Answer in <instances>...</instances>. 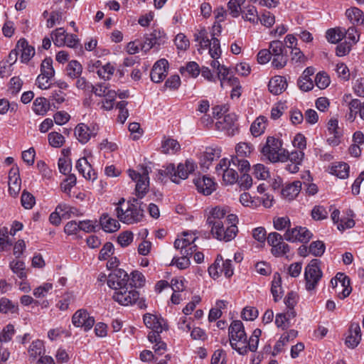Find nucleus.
I'll return each mask as SVG.
<instances>
[{
  "instance_id": "1",
  "label": "nucleus",
  "mask_w": 364,
  "mask_h": 364,
  "mask_svg": "<svg viewBox=\"0 0 364 364\" xmlns=\"http://www.w3.org/2000/svg\"><path fill=\"white\" fill-rule=\"evenodd\" d=\"M142 204L137 198H133L125 203L124 198H122L116 204L115 212L117 218L127 225L141 222L144 216Z\"/></svg>"
},
{
  "instance_id": "2",
  "label": "nucleus",
  "mask_w": 364,
  "mask_h": 364,
  "mask_svg": "<svg viewBox=\"0 0 364 364\" xmlns=\"http://www.w3.org/2000/svg\"><path fill=\"white\" fill-rule=\"evenodd\" d=\"M228 333L232 348L240 355L246 354L247 353V336L242 321H233L229 327Z\"/></svg>"
},
{
  "instance_id": "3",
  "label": "nucleus",
  "mask_w": 364,
  "mask_h": 364,
  "mask_svg": "<svg viewBox=\"0 0 364 364\" xmlns=\"http://www.w3.org/2000/svg\"><path fill=\"white\" fill-rule=\"evenodd\" d=\"M195 163L191 160H186L185 164H179L176 168L174 164H168L161 174L170 177L171 180L176 183H179L181 180H185L188 175L194 171Z\"/></svg>"
},
{
  "instance_id": "4",
  "label": "nucleus",
  "mask_w": 364,
  "mask_h": 364,
  "mask_svg": "<svg viewBox=\"0 0 364 364\" xmlns=\"http://www.w3.org/2000/svg\"><path fill=\"white\" fill-rule=\"evenodd\" d=\"M188 245H190V242L188 239L186 240H175L174 247L180 250L181 257H174L171 262V265L175 264L180 269H184L189 267L191 264L189 257L197 250V245H191V247L188 248L187 246Z\"/></svg>"
},
{
  "instance_id": "5",
  "label": "nucleus",
  "mask_w": 364,
  "mask_h": 364,
  "mask_svg": "<svg viewBox=\"0 0 364 364\" xmlns=\"http://www.w3.org/2000/svg\"><path fill=\"white\" fill-rule=\"evenodd\" d=\"M254 146L250 143L240 142L235 147L236 155L231 157L232 166L237 167L240 172H248L250 169L249 161L245 159L252 151Z\"/></svg>"
},
{
  "instance_id": "6",
  "label": "nucleus",
  "mask_w": 364,
  "mask_h": 364,
  "mask_svg": "<svg viewBox=\"0 0 364 364\" xmlns=\"http://www.w3.org/2000/svg\"><path fill=\"white\" fill-rule=\"evenodd\" d=\"M320 264L319 259H313L305 268L304 277L306 288L308 291L314 290L322 277L323 273Z\"/></svg>"
},
{
  "instance_id": "7",
  "label": "nucleus",
  "mask_w": 364,
  "mask_h": 364,
  "mask_svg": "<svg viewBox=\"0 0 364 364\" xmlns=\"http://www.w3.org/2000/svg\"><path fill=\"white\" fill-rule=\"evenodd\" d=\"M272 65L274 68H283L287 63L288 56L285 46L280 41H273L269 43Z\"/></svg>"
},
{
  "instance_id": "8",
  "label": "nucleus",
  "mask_w": 364,
  "mask_h": 364,
  "mask_svg": "<svg viewBox=\"0 0 364 364\" xmlns=\"http://www.w3.org/2000/svg\"><path fill=\"white\" fill-rule=\"evenodd\" d=\"M129 176L136 181V195L138 198H142L148 191L149 186V171L146 167L142 168V172L138 173L134 170L127 171Z\"/></svg>"
},
{
  "instance_id": "9",
  "label": "nucleus",
  "mask_w": 364,
  "mask_h": 364,
  "mask_svg": "<svg viewBox=\"0 0 364 364\" xmlns=\"http://www.w3.org/2000/svg\"><path fill=\"white\" fill-rule=\"evenodd\" d=\"M282 141L274 136H268L265 145L262 149V154L272 163L280 160Z\"/></svg>"
},
{
  "instance_id": "10",
  "label": "nucleus",
  "mask_w": 364,
  "mask_h": 364,
  "mask_svg": "<svg viewBox=\"0 0 364 364\" xmlns=\"http://www.w3.org/2000/svg\"><path fill=\"white\" fill-rule=\"evenodd\" d=\"M284 240V236L277 232H270L267 235V243L272 247L271 252L275 257H282L289 252V245Z\"/></svg>"
},
{
  "instance_id": "11",
  "label": "nucleus",
  "mask_w": 364,
  "mask_h": 364,
  "mask_svg": "<svg viewBox=\"0 0 364 364\" xmlns=\"http://www.w3.org/2000/svg\"><path fill=\"white\" fill-rule=\"evenodd\" d=\"M129 277L128 274L122 269H114L107 277V285L115 291L124 289L129 286Z\"/></svg>"
},
{
  "instance_id": "12",
  "label": "nucleus",
  "mask_w": 364,
  "mask_h": 364,
  "mask_svg": "<svg viewBox=\"0 0 364 364\" xmlns=\"http://www.w3.org/2000/svg\"><path fill=\"white\" fill-rule=\"evenodd\" d=\"M211 232L213 235L219 240L229 242L234 239L237 235L238 229L237 225L225 226L223 222L220 223L218 227L211 225Z\"/></svg>"
},
{
  "instance_id": "13",
  "label": "nucleus",
  "mask_w": 364,
  "mask_h": 364,
  "mask_svg": "<svg viewBox=\"0 0 364 364\" xmlns=\"http://www.w3.org/2000/svg\"><path fill=\"white\" fill-rule=\"evenodd\" d=\"M312 236L313 234L306 228L301 226L289 228L284 234L285 240L291 242H300L307 243Z\"/></svg>"
},
{
  "instance_id": "14",
  "label": "nucleus",
  "mask_w": 364,
  "mask_h": 364,
  "mask_svg": "<svg viewBox=\"0 0 364 364\" xmlns=\"http://www.w3.org/2000/svg\"><path fill=\"white\" fill-rule=\"evenodd\" d=\"M99 127L96 124L87 125L81 123L77 125L75 129V134L81 144H86L91 137L97 134Z\"/></svg>"
},
{
  "instance_id": "15",
  "label": "nucleus",
  "mask_w": 364,
  "mask_h": 364,
  "mask_svg": "<svg viewBox=\"0 0 364 364\" xmlns=\"http://www.w3.org/2000/svg\"><path fill=\"white\" fill-rule=\"evenodd\" d=\"M113 299L123 306L135 304L139 299V293L127 286L126 289L115 291L112 296Z\"/></svg>"
},
{
  "instance_id": "16",
  "label": "nucleus",
  "mask_w": 364,
  "mask_h": 364,
  "mask_svg": "<svg viewBox=\"0 0 364 364\" xmlns=\"http://www.w3.org/2000/svg\"><path fill=\"white\" fill-rule=\"evenodd\" d=\"M72 322L75 326L83 328L87 331L94 326L95 318L85 309H80L73 314Z\"/></svg>"
},
{
  "instance_id": "17",
  "label": "nucleus",
  "mask_w": 364,
  "mask_h": 364,
  "mask_svg": "<svg viewBox=\"0 0 364 364\" xmlns=\"http://www.w3.org/2000/svg\"><path fill=\"white\" fill-rule=\"evenodd\" d=\"M168 60L162 58L156 61L151 70V80L155 83L162 82L168 74Z\"/></svg>"
},
{
  "instance_id": "18",
  "label": "nucleus",
  "mask_w": 364,
  "mask_h": 364,
  "mask_svg": "<svg viewBox=\"0 0 364 364\" xmlns=\"http://www.w3.org/2000/svg\"><path fill=\"white\" fill-rule=\"evenodd\" d=\"M361 341V331L358 323L353 322L350 325L348 334L345 340L346 345L350 348H355Z\"/></svg>"
},
{
  "instance_id": "19",
  "label": "nucleus",
  "mask_w": 364,
  "mask_h": 364,
  "mask_svg": "<svg viewBox=\"0 0 364 364\" xmlns=\"http://www.w3.org/2000/svg\"><path fill=\"white\" fill-rule=\"evenodd\" d=\"M9 192L11 196H16L20 190L21 185V180L20 178L18 168L13 167L9 173Z\"/></svg>"
},
{
  "instance_id": "20",
  "label": "nucleus",
  "mask_w": 364,
  "mask_h": 364,
  "mask_svg": "<svg viewBox=\"0 0 364 364\" xmlns=\"http://www.w3.org/2000/svg\"><path fill=\"white\" fill-rule=\"evenodd\" d=\"M76 168L86 180L94 181L97 178V173L85 157L80 158L77 161Z\"/></svg>"
},
{
  "instance_id": "21",
  "label": "nucleus",
  "mask_w": 364,
  "mask_h": 364,
  "mask_svg": "<svg viewBox=\"0 0 364 364\" xmlns=\"http://www.w3.org/2000/svg\"><path fill=\"white\" fill-rule=\"evenodd\" d=\"M194 183L198 192L205 196L210 195L215 189V184L212 178L205 176L194 179Z\"/></svg>"
},
{
  "instance_id": "22",
  "label": "nucleus",
  "mask_w": 364,
  "mask_h": 364,
  "mask_svg": "<svg viewBox=\"0 0 364 364\" xmlns=\"http://www.w3.org/2000/svg\"><path fill=\"white\" fill-rule=\"evenodd\" d=\"M287 87V80L284 77L277 75L272 77L268 84L269 91L275 95H280Z\"/></svg>"
},
{
  "instance_id": "23",
  "label": "nucleus",
  "mask_w": 364,
  "mask_h": 364,
  "mask_svg": "<svg viewBox=\"0 0 364 364\" xmlns=\"http://www.w3.org/2000/svg\"><path fill=\"white\" fill-rule=\"evenodd\" d=\"M16 48L18 52L21 53V60L23 63L28 62L35 54L34 48L29 46L27 41L24 38H21L18 41Z\"/></svg>"
},
{
  "instance_id": "24",
  "label": "nucleus",
  "mask_w": 364,
  "mask_h": 364,
  "mask_svg": "<svg viewBox=\"0 0 364 364\" xmlns=\"http://www.w3.org/2000/svg\"><path fill=\"white\" fill-rule=\"evenodd\" d=\"M228 213L226 208L217 206L211 210L210 215L207 218V223L210 225L218 227L220 223L224 220L225 216Z\"/></svg>"
},
{
  "instance_id": "25",
  "label": "nucleus",
  "mask_w": 364,
  "mask_h": 364,
  "mask_svg": "<svg viewBox=\"0 0 364 364\" xmlns=\"http://www.w3.org/2000/svg\"><path fill=\"white\" fill-rule=\"evenodd\" d=\"M301 185L300 181L287 184L282 190V196L289 200H293L299 193Z\"/></svg>"
},
{
  "instance_id": "26",
  "label": "nucleus",
  "mask_w": 364,
  "mask_h": 364,
  "mask_svg": "<svg viewBox=\"0 0 364 364\" xmlns=\"http://www.w3.org/2000/svg\"><path fill=\"white\" fill-rule=\"evenodd\" d=\"M100 223L102 228L107 232H116L120 228L119 222L117 220L110 218L108 214H103L100 217Z\"/></svg>"
},
{
  "instance_id": "27",
  "label": "nucleus",
  "mask_w": 364,
  "mask_h": 364,
  "mask_svg": "<svg viewBox=\"0 0 364 364\" xmlns=\"http://www.w3.org/2000/svg\"><path fill=\"white\" fill-rule=\"evenodd\" d=\"M271 293L275 302H277L282 297L283 291L282 287V278L279 272H275L273 275Z\"/></svg>"
},
{
  "instance_id": "28",
  "label": "nucleus",
  "mask_w": 364,
  "mask_h": 364,
  "mask_svg": "<svg viewBox=\"0 0 364 364\" xmlns=\"http://www.w3.org/2000/svg\"><path fill=\"white\" fill-rule=\"evenodd\" d=\"M297 331L294 330H290L289 332H287L282 335L279 340L276 343L273 355H277L280 353L283 350V347L289 341L290 339H294L297 336Z\"/></svg>"
},
{
  "instance_id": "29",
  "label": "nucleus",
  "mask_w": 364,
  "mask_h": 364,
  "mask_svg": "<svg viewBox=\"0 0 364 364\" xmlns=\"http://www.w3.org/2000/svg\"><path fill=\"white\" fill-rule=\"evenodd\" d=\"M90 92H93L97 96H104L109 98H115L117 92L114 90L109 89L106 83H100L96 86L92 85Z\"/></svg>"
},
{
  "instance_id": "30",
  "label": "nucleus",
  "mask_w": 364,
  "mask_h": 364,
  "mask_svg": "<svg viewBox=\"0 0 364 364\" xmlns=\"http://www.w3.org/2000/svg\"><path fill=\"white\" fill-rule=\"evenodd\" d=\"M144 323L146 326L154 331H162V318H158L156 316L151 314H146L143 317Z\"/></svg>"
},
{
  "instance_id": "31",
  "label": "nucleus",
  "mask_w": 364,
  "mask_h": 364,
  "mask_svg": "<svg viewBox=\"0 0 364 364\" xmlns=\"http://www.w3.org/2000/svg\"><path fill=\"white\" fill-rule=\"evenodd\" d=\"M50 109V103L45 97H37L33 103V110L38 115H45Z\"/></svg>"
},
{
  "instance_id": "32",
  "label": "nucleus",
  "mask_w": 364,
  "mask_h": 364,
  "mask_svg": "<svg viewBox=\"0 0 364 364\" xmlns=\"http://www.w3.org/2000/svg\"><path fill=\"white\" fill-rule=\"evenodd\" d=\"M267 119L264 116L258 117L252 124L250 132L254 136L262 134L267 126Z\"/></svg>"
},
{
  "instance_id": "33",
  "label": "nucleus",
  "mask_w": 364,
  "mask_h": 364,
  "mask_svg": "<svg viewBox=\"0 0 364 364\" xmlns=\"http://www.w3.org/2000/svg\"><path fill=\"white\" fill-rule=\"evenodd\" d=\"M45 352V347L43 342L41 340L33 341L30 345L28 353L29 357L32 360H35L38 356L41 355Z\"/></svg>"
},
{
  "instance_id": "34",
  "label": "nucleus",
  "mask_w": 364,
  "mask_h": 364,
  "mask_svg": "<svg viewBox=\"0 0 364 364\" xmlns=\"http://www.w3.org/2000/svg\"><path fill=\"white\" fill-rule=\"evenodd\" d=\"M242 17L245 21H250V23L255 24L258 23L259 16L255 6L252 5H248L242 10Z\"/></svg>"
},
{
  "instance_id": "35",
  "label": "nucleus",
  "mask_w": 364,
  "mask_h": 364,
  "mask_svg": "<svg viewBox=\"0 0 364 364\" xmlns=\"http://www.w3.org/2000/svg\"><path fill=\"white\" fill-rule=\"evenodd\" d=\"M82 72V65L77 60H71L66 66V74L71 79H76Z\"/></svg>"
},
{
  "instance_id": "36",
  "label": "nucleus",
  "mask_w": 364,
  "mask_h": 364,
  "mask_svg": "<svg viewBox=\"0 0 364 364\" xmlns=\"http://www.w3.org/2000/svg\"><path fill=\"white\" fill-rule=\"evenodd\" d=\"M346 16L353 25H359L364 17L363 12L357 7H351L346 11Z\"/></svg>"
},
{
  "instance_id": "37",
  "label": "nucleus",
  "mask_w": 364,
  "mask_h": 364,
  "mask_svg": "<svg viewBox=\"0 0 364 364\" xmlns=\"http://www.w3.org/2000/svg\"><path fill=\"white\" fill-rule=\"evenodd\" d=\"M41 75L48 79H52L55 75V70L53 67V60L50 58H45L41 65Z\"/></svg>"
},
{
  "instance_id": "38",
  "label": "nucleus",
  "mask_w": 364,
  "mask_h": 364,
  "mask_svg": "<svg viewBox=\"0 0 364 364\" xmlns=\"http://www.w3.org/2000/svg\"><path fill=\"white\" fill-rule=\"evenodd\" d=\"M194 40L198 43L201 49H206L211 46V40L209 39L208 32L205 28L194 34Z\"/></svg>"
},
{
  "instance_id": "39",
  "label": "nucleus",
  "mask_w": 364,
  "mask_h": 364,
  "mask_svg": "<svg viewBox=\"0 0 364 364\" xmlns=\"http://www.w3.org/2000/svg\"><path fill=\"white\" fill-rule=\"evenodd\" d=\"M67 33L63 28H56L51 33V38L58 47L65 46Z\"/></svg>"
},
{
  "instance_id": "40",
  "label": "nucleus",
  "mask_w": 364,
  "mask_h": 364,
  "mask_svg": "<svg viewBox=\"0 0 364 364\" xmlns=\"http://www.w3.org/2000/svg\"><path fill=\"white\" fill-rule=\"evenodd\" d=\"M233 166H228L224 171L223 181L226 185H232L238 181V173Z\"/></svg>"
},
{
  "instance_id": "41",
  "label": "nucleus",
  "mask_w": 364,
  "mask_h": 364,
  "mask_svg": "<svg viewBox=\"0 0 364 364\" xmlns=\"http://www.w3.org/2000/svg\"><path fill=\"white\" fill-rule=\"evenodd\" d=\"M326 37L328 42L336 43L344 37V31L341 28H330L326 31Z\"/></svg>"
},
{
  "instance_id": "42",
  "label": "nucleus",
  "mask_w": 364,
  "mask_h": 364,
  "mask_svg": "<svg viewBox=\"0 0 364 364\" xmlns=\"http://www.w3.org/2000/svg\"><path fill=\"white\" fill-rule=\"evenodd\" d=\"M245 0H230L228 3V10L233 18L238 17L241 12V6L244 4Z\"/></svg>"
},
{
  "instance_id": "43",
  "label": "nucleus",
  "mask_w": 364,
  "mask_h": 364,
  "mask_svg": "<svg viewBox=\"0 0 364 364\" xmlns=\"http://www.w3.org/2000/svg\"><path fill=\"white\" fill-rule=\"evenodd\" d=\"M262 334V331L259 328H256L254 330L252 336L250 339L247 340V352L252 351L255 352L257 349L258 343H259V338Z\"/></svg>"
},
{
  "instance_id": "44",
  "label": "nucleus",
  "mask_w": 364,
  "mask_h": 364,
  "mask_svg": "<svg viewBox=\"0 0 364 364\" xmlns=\"http://www.w3.org/2000/svg\"><path fill=\"white\" fill-rule=\"evenodd\" d=\"M10 268L20 279L26 278L25 264L22 261H12L10 263Z\"/></svg>"
},
{
  "instance_id": "45",
  "label": "nucleus",
  "mask_w": 364,
  "mask_h": 364,
  "mask_svg": "<svg viewBox=\"0 0 364 364\" xmlns=\"http://www.w3.org/2000/svg\"><path fill=\"white\" fill-rule=\"evenodd\" d=\"M48 139L49 144L55 148L61 147L65 141V137L61 134L56 132L49 133Z\"/></svg>"
},
{
  "instance_id": "46",
  "label": "nucleus",
  "mask_w": 364,
  "mask_h": 364,
  "mask_svg": "<svg viewBox=\"0 0 364 364\" xmlns=\"http://www.w3.org/2000/svg\"><path fill=\"white\" fill-rule=\"evenodd\" d=\"M325 250V244L321 240L314 241L309 245V252L315 257L323 255Z\"/></svg>"
},
{
  "instance_id": "47",
  "label": "nucleus",
  "mask_w": 364,
  "mask_h": 364,
  "mask_svg": "<svg viewBox=\"0 0 364 364\" xmlns=\"http://www.w3.org/2000/svg\"><path fill=\"white\" fill-rule=\"evenodd\" d=\"M253 174L261 180H266L270 177L269 169L261 164H257L253 166Z\"/></svg>"
},
{
  "instance_id": "48",
  "label": "nucleus",
  "mask_w": 364,
  "mask_h": 364,
  "mask_svg": "<svg viewBox=\"0 0 364 364\" xmlns=\"http://www.w3.org/2000/svg\"><path fill=\"white\" fill-rule=\"evenodd\" d=\"M333 173L340 178H346L349 175V166L346 163H339L332 168Z\"/></svg>"
},
{
  "instance_id": "49",
  "label": "nucleus",
  "mask_w": 364,
  "mask_h": 364,
  "mask_svg": "<svg viewBox=\"0 0 364 364\" xmlns=\"http://www.w3.org/2000/svg\"><path fill=\"white\" fill-rule=\"evenodd\" d=\"M349 112L346 114V118L350 122H353L358 113V108L360 106V100L358 99L351 100L348 103Z\"/></svg>"
},
{
  "instance_id": "50",
  "label": "nucleus",
  "mask_w": 364,
  "mask_h": 364,
  "mask_svg": "<svg viewBox=\"0 0 364 364\" xmlns=\"http://www.w3.org/2000/svg\"><path fill=\"white\" fill-rule=\"evenodd\" d=\"M180 72L181 74L187 72L193 77H196L199 75L200 70L197 63L191 61L188 63L185 67H181L180 68Z\"/></svg>"
},
{
  "instance_id": "51",
  "label": "nucleus",
  "mask_w": 364,
  "mask_h": 364,
  "mask_svg": "<svg viewBox=\"0 0 364 364\" xmlns=\"http://www.w3.org/2000/svg\"><path fill=\"white\" fill-rule=\"evenodd\" d=\"M145 282V278L142 273L134 271L132 273L131 282L129 283V286L130 289H133V287H141L144 286Z\"/></svg>"
},
{
  "instance_id": "52",
  "label": "nucleus",
  "mask_w": 364,
  "mask_h": 364,
  "mask_svg": "<svg viewBox=\"0 0 364 364\" xmlns=\"http://www.w3.org/2000/svg\"><path fill=\"white\" fill-rule=\"evenodd\" d=\"M181 146L179 143L173 139H166L162 144L163 151L166 154H168L171 151L173 153L178 151Z\"/></svg>"
},
{
  "instance_id": "53",
  "label": "nucleus",
  "mask_w": 364,
  "mask_h": 364,
  "mask_svg": "<svg viewBox=\"0 0 364 364\" xmlns=\"http://www.w3.org/2000/svg\"><path fill=\"white\" fill-rule=\"evenodd\" d=\"M210 43V47H208L209 54L213 59H218L221 55L220 41L217 38L213 36Z\"/></svg>"
},
{
  "instance_id": "54",
  "label": "nucleus",
  "mask_w": 364,
  "mask_h": 364,
  "mask_svg": "<svg viewBox=\"0 0 364 364\" xmlns=\"http://www.w3.org/2000/svg\"><path fill=\"white\" fill-rule=\"evenodd\" d=\"M114 71V68L110 63H107L106 65L100 68L97 70V73L100 78L104 80H109L113 75Z\"/></svg>"
},
{
  "instance_id": "55",
  "label": "nucleus",
  "mask_w": 364,
  "mask_h": 364,
  "mask_svg": "<svg viewBox=\"0 0 364 364\" xmlns=\"http://www.w3.org/2000/svg\"><path fill=\"white\" fill-rule=\"evenodd\" d=\"M21 205L26 209H31L34 205L35 197L26 191H23L21 198Z\"/></svg>"
},
{
  "instance_id": "56",
  "label": "nucleus",
  "mask_w": 364,
  "mask_h": 364,
  "mask_svg": "<svg viewBox=\"0 0 364 364\" xmlns=\"http://www.w3.org/2000/svg\"><path fill=\"white\" fill-rule=\"evenodd\" d=\"M220 273L224 274L227 278H230L233 275L234 271L230 259L224 260L222 257V261L220 262Z\"/></svg>"
},
{
  "instance_id": "57",
  "label": "nucleus",
  "mask_w": 364,
  "mask_h": 364,
  "mask_svg": "<svg viewBox=\"0 0 364 364\" xmlns=\"http://www.w3.org/2000/svg\"><path fill=\"white\" fill-rule=\"evenodd\" d=\"M215 149L208 148L204 152L203 158L200 160V164L203 167L208 168L212 161L214 160Z\"/></svg>"
},
{
  "instance_id": "58",
  "label": "nucleus",
  "mask_w": 364,
  "mask_h": 364,
  "mask_svg": "<svg viewBox=\"0 0 364 364\" xmlns=\"http://www.w3.org/2000/svg\"><path fill=\"white\" fill-rule=\"evenodd\" d=\"M133 241V233L130 231H124L120 233L117 237L118 243L123 247H127Z\"/></svg>"
},
{
  "instance_id": "59",
  "label": "nucleus",
  "mask_w": 364,
  "mask_h": 364,
  "mask_svg": "<svg viewBox=\"0 0 364 364\" xmlns=\"http://www.w3.org/2000/svg\"><path fill=\"white\" fill-rule=\"evenodd\" d=\"M22 80L18 77H14L10 80V85L8 91L12 95H16L21 90Z\"/></svg>"
},
{
  "instance_id": "60",
  "label": "nucleus",
  "mask_w": 364,
  "mask_h": 364,
  "mask_svg": "<svg viewBox=\"0 0 364 364\" xmlns=\"http://www.w3.org/2000/svg\"><path fill=\"white\" fill-rule=\"evenodd\" d=\"M311 216L316 220H323L327 218L328 212L323 206L316 205L311 210Z\"/></svg>"
},
{
  "instance_id": "61",
  "label": "nucleus",
  "mask_w": 364,
  "mask_h": 364,
  "mask_svg": "<svg viewBox=\"0 0 364 364\" xmlns=\"http://www.w3.org/2000/svg\"><path fill=\"white\" fill-rule=\"evenodd\" d=\"M222 261V256L218 255L215 262L209 267L208 272L211 277L215 279L221 274L220 273V262Z\"/></svg>"
},
{
  "instance_id": "62",
  "label": "nucleus",
  "mask_w": 364,
  "mask_h": 364,
  "mask_svg": "<svg viewBox=\"0 0 364 364\" xmlns=\"http://www.w3.org/2000/svg\"><path fill=\"white\" fill-rule=\"evenodd\" d=\"M315 83L319 89H325L330 84L328 76L324 73H318L315 77Z\"/></svg>"
},
{
  "instance_id": "63",
  "label": "nucleus",
  "mask_w": 364,
  "mask_h": 364,
  "mask_svg": "<svg viewBox=\"0 0 364 364\" xmlns=\"http://www.w3.org/2000/svg\"><path fill=\"white\" fill-rule=\"evenodd\" d=\"M274 228L277 230H283L287 228H290L291 222L288 217L277 218L273 221Z\"/></svg>"
},
{
  "instance_id": "64",
  "label": "nucleus",
  "mask_w": 364,
  "mask_h": 364,
  "mask_svg": "<svg viewBox=\"0 0 364 364\" xmlns=\"http://www.w3.org/2000/svg\"><path fill=\"white\" fill-rule=\"evenodd\" d=\"M14 327L11 324L6 326L2 331L0 333V341L8 342L11 340L13 335L14 334Z\"/></svg>"
}]
</instances>
